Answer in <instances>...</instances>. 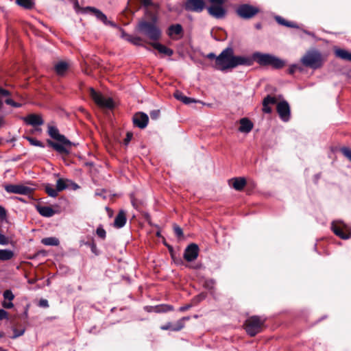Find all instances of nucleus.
Listing matches in <instances>:
<instances>
[{
	"mask_svg": "<svg viewBox=\"0 0 351 351\" xmlns=\"http://www.w3.org/2000/svg\"><path fill=\"white\" fill-rule=\"evenodd\" d=\"M48 134L58 143L48 140V145L61 154L68 155L70 153V149L73 145L72 142L68 140L64 135L60 134L58 129L56 126L48 125Z\"/></svg>",
	"mask_w": 351,
	"mask_h": 351,
	"instance_id": "nucleus-1",
	"label": "nucleus"
},
{
	"mask_svg": "<svg viewBox=\"0 0 351 351\" xmlns=\"http://www.w3.org/2000/svg\"><path fill=\"white\" fill-rule=\"evenodd\" d=\"M136 29L139 33L154 41L160 40L162 36V32L157 26L156 20L153 21H140L136 26Z\"/></svg>",
	"mask_w": 351,
	"mask_h": 351,
	"instance_id": "nucleus-2",
	"label": "nucleus"
},
{
	"mask_svg": "<svg viewBox=\"0 0 351 351\" xmlns=\"http://www.w3.org/2000/svg\"><path fill=\"white\" fill-rule=\"evenodd\" d=\"M252 59L253 62L255 61L261 66H271L276 69H281L285 65L282 60L269 53L255 52L252 55Z\"/></svg>",
	"mask_w": 351,
	"mask_h": 351,
	"instance_id": "nucleus-3",
	"label": "nucleus"
},
{
	"mask_svg": "<svg viewBox=\"0 0 351 351\" xmlns=\"http://www.w3.org/2000/svg\"><path fill=\"white\" fill-rule=\"evenodd\" d=\"M265 322V318L253 315L248 317L244 323V328L250 337H254L262 331L263 327Z\"/></svg>",
	"mask_w": 351,
	"mask_h": 351,
	"instance_id": "nucleus-4",
	"label": "nucleus"
},
{
	"mask_svg": "<svg viewBox=\"0 0 351 351\" xmlns=\"http://www.w3.org/2000/svg\"><path fill=\"white\" fill-rule=\"evenodd\" d=\"M301 62L306 67L316 69L322 66L324 58L319 51L310 50L301 58Z\"/></svg>",
	"mask_w": 351,
	"mask_h": 351,
	"instance_id": "nucleus-5",
	"label": "nucleus"
},
{
	"mask_svg": "<svg viewBox=\"0 0 351 351\" xmlns=\"http://www.w3.org/2000/svg\"><path fill=\"white\" fill-rule=\"evenodd\" d=\"M234 50L227 47L216 58V69L220 71L231 69L230 62L232 59Z\"/></svg>",
	"mask_w": 351,
	"mask_h": 351,
	"instance_id": "nucleus-6",
	"label": "nucleus"
},
{
	"mask_svg": "<svg viewBox=\"0 0 351 351\" xmlns=\"http://www.w3.org/2000/svg\"><path fill=\"white\" fill-rule=\"evenodd\" d=\"M210 5L207 8L208 14L215 19H221L226 15V10L223 8L225 0H208Z\"/></svg>",
	"mask_w": 351,
	"mask_h": 351,
	"instance_id": "nucleus-7",
	"label": "nucleus"
},
{
	"mask_svg": "<svg viewBox=\"0 0 351 351\" xmlns=\"http://www.w3.org/2000/svg\"><path fill=\"white\" fill-rule=\"evenodd\" d=\"M90 95L95 103L101 108H112L113 101L111 98H105L101 93H97L94 88H90Z\"/></svg>",
	"mask_w": 351,
	"mask_h": 351,
	"instance_id": "nucleus-8",
	"label": "nucleus"
},
{
	"mask_svg": "<svg viewBox=\"0 0 351 351\" xmlns=\"http://www.w3.org/2000/svg\"><path fill=\"white\" fill-rule=\"evenodd\" d=\"M259 11L257 7L250 4H242L236 10L237 15L244 19H249L254 17Z\"/></svg>",
	"mask_w": 351,
	"mask_h": 351,
	"instance_id": "nucleus-9",
	"label": "nucleus"
},
{
	"mask_svg": "<svg viewBox=\"0 0 351 351\" xmlns=\"http://www.w3.org/2000/svg\"><path fill=\"white\" fill-rule=\"evenodd\" d=\"M331 228L332 232L341 239H347L351 237L350 228L341 221L332 222Z\"/></svg>",
	"mask_w": 351,
	"mask_h": 351,
	"instance_id": "nucleus-10",
	"label": "nucleus"
},
{
	"mask_svg": "<svg viewBox=\"0 0 351 351\" xmlns=\"http://www.w3.org/2000/svg\"><path fill=\"white\" fill-rule=\"evenodd\" d=\"M5 190L9 193L30 195L34 189L23 184H8L5 186Z\"/></svg>",
	"mask_w": 351,
	"mask_h": 351,
	"instance_id": "nucleus-11",
	"label": "nucleus"
},
{
	"mask_svg": "<svg viewBox=\"0 0 351 351\" xmlns=\"http://www.w3.org/2000/svg\"><path fill=\"white\" fill-rule=\"evenodd\" d=\"M276 110L280 118L283 121H288L291 117V110L289 104L287 101H282L277 104Z\"/></svg>",
	"mask_w": 351,
	"mask_h": 351,
	"instance_id": "nucleus-12",
	"label": "nucleus"
},
{
	"mask_svg": "<svg viewBox=\"0 0 351 351\" xmlns=\"http://www.w3.org/2000/svg\"><path fill=\"white\" fill-rule=\"evenodd\" d=\"M87 11L92 12L96 16V18L101 21L104 24L109 25L112 27L115 26L114 23L108 21L107 16L99 10L90 6L82 8V13L85 14Z\"/></svg>",
	"mask_w": 351,
	"mask_h": 351,
	"instance_id": "nucleus-13",
	"label": "nucleus"
},
{
	"mask_svg": "<svg viewBox=\"0 0 351 351\" xmlns=\"http://www.w3.org/2000/svg\"><path fill=\"white\" fill-rule=\"evenodd\" d=\"M253 64L252 57L244 56H234L230 62L231 69L238 66H251Z\"/></svg>",
	"mask_w": 351,
	"mask_h": 351,
	"instance_id": "nucleus-14",
	"label": "nucleus"
},
{
	"mask_svg": "<svg viewBox=\"0 0 351 351\" xmlns=\"http://www.w3.org/2000/svg\"><path fill=\"white\" fill-rule=\"evenodd\" d=\"M199 247L195 243L189 245L184 252V258L188 262L195 261L199 255Z\"/></svg>",
	"mask_w": 351,
	"mask_h": 351,
	"instance_id": "nucleus-15",
	"label": "nucleus"
},
{
	"mask_svg": "<svg viewBox=\"0 0 351 351\" xmlns=\"http://www.w3.org/2000/svg\"><path fill=\"white\" fill-rule=\"evenodd\" d=\"M184 8L187 11L201 12L205 8V2L204 0H187Z\"/></svg>",
	"mask_w": 351,
	"mask_h": 351,
	"instance_id": "nucleus-16",
	"label": "nucleus"
},
{
	"mask_svg": "<svg viewBox=\"0 0 351 351\" xmlns=\"http://www.w3.org/2000/svg\"><path fill=\"white\" fill-rule=\"evenodd\" d=\"M133 123L135 126L143 129L147 127L149 121V117L147 114L139 112L133 116Z\"/></svg>",
	"mask_w": 351,
	"mask_h": 351,
	"instance_id": "nucleus-17",
	"label": "nucleus"
},
{
	"mask_svg": "<svg viewBox=\"0 0 351 351\" xmlns=\"http://www.w3.org/2000/svg\"><path fill=\"white\" fill-rule=\"evenodd\" d=\"M183 28L180 24H173L170 25L168 29L167 34L173 40H178L183 36Z\"/></svg>",
	"mask_w": 351,
	"mask_h": 351,
	"instance_id": "nucleus-18",
	"label": "nucleus"
},
{
	"mask_svg": "<svg viewBox=\"0 0 351 351\" xmlns=\"http://www.w3.org/2000/svg\"><path fill=\"white\" fill-rule=\"evenodd\" d=\"M23 121L27 125L36 127L43 125L44 120L40 114H29L23 118Z\"/></svg>",
	"mask_w": 351,
	"mask_h": 351,
	"instance_id": "nucleus-19",
	"label": "nucleus"
},
{
	"mask_svg": "<svg viewBox=\"0 0 351 351\" xmlns=\"http://www.w3.org/2000/svg\"><path fill=\"white\" fill-rule=\"evenodd\" d=\"M229 184L236 190L241 191L246 185V180L242 177L232 178L229 180Z\"/></svg>",
	"mask_w": 351,
	"mask_h": 351,
	"instance_id": "nucleus-20",
	"label": "nucleus"
},
{
	"mask_svg": "<svg viewBox=\"0 0 351 351\" xmlns=\"http://www.w3.org/2000/svg\"><path fill=\"white\" fill-rule=\"evenodd\" d=\"M151 45L156 50L158 51L159 53L166 55L167 56H171L173 53V51L168 48L167 47L159 43H152Z\"/></svg>",
	"mask_w": 351,
	"mask_h": 351,
	"instance_id": "nucleus-21",
	"label": "nucleus"
},
{
	"mask_svg": "<svg viewBox=\"0 0 351 351\" xmlns=\"http://www.w3.org/2000/svg\"><path fill=\"white\" fill-rule=\"evenodd\" d=\"M253 128L252 122L247 118H242L240 120V127L239 130L241 132L249 133Z\"/></svg>",
	"mask_w": 351,
	"mask_h": 351,
	"instance_id": "nucleus-22",
	"label": "nucleus"
},
{
	"mask_svg": "<svg viewBox=\"0 0 351 351\" xmlns=\"http://www.w3.org/2000/svg\"><path fill=\"white\" fill-rule=\"evenodd\" d=\"M126 221L125 213L123 210H120L114 219V226L121 228L125 226Z\"/></svg>",
	"mask_w": 351,
	"mask_h": 351,
	"instance_id": "nucleus-23",
	"label": "nucleus"
},
{
	"mask_svg": "<svg viewBox=\"0 0 351 351\" xmlns=\"http://www.w3.org/2000/svg\"><path fill=\"white\" fill-rule=\"evenodd\" d=\"M38 213L45 217H51L56 214V211L50 206H38L36 207Z\"/></svg>",
	"mask_w": 351,
	"mask_h": 351,
	"instance_id": "nucleus-24",
	"label": "nucleus"
},
{
	"mask_svg": "<svg viewBox=\"0 0 351 351\" xmlns=\"http://www.w3.org/2000/svg\"><path fill=\"white\" fill-rule=\"evenodd\" d=\"M69 69V64L64 61H60L54 65V70L58 75L63 76Z\"/></svg>",
	"mask_w": 351,
	"mask_h": 351,
	"instance_id": "nucleus-25",
	"label": "nucleus"
},
{
	"mask_svg": "<svg viewBox=\"0 0 351 351\" xmlns=\"http://www.w3.org/2000/svg\"><path fill=\"white\" fill-rule=\"evenodd\" d=\"M14 256L12 250L8 249L0 250V261H6L11 260Z\"/></svg>",
	"mask_w": 351,
	"mask_h": 351,
	"instance_id": "nucleus-26",
	"label": "nucleus"
},
{
	"mask_svg": "<svg viewBox=\"0 0 351 351\" xmlns=\"http://www.w3.org/2000/svg\"><path fill=\"white\" fill-rule=\"evenodd\" d=\"M335 53L337 57L351 62V53L348 51L347 50L342 49H337L335 50Z\"/></svg>",
	"mask_w": 351,
	"mask_h": 351,
	"instance_id": "nucleus-27",
	"label": "nucleus"
},
{
	"mask_svg": "<svg viewBox=\"0 0 351 351\" xmlns=\"http://www.w3.org/2000/svg\"><path fill=\"white\" fill-rule=\"evenodd\" d=\"M174 97L181 101L182 102H183L184 104H189L191 103H195L196 102V101L193 99V98H191V97H188L185 95H184L180 91H176L175 93H174Z\"/></svg>",
	"mask_w": 351,
	"mask_h": 351,
	"instance_id": "nucleus-28",
	"label": "nucleus"
},
{
	"mask_svg": "<svg viewBox=\"0 0 351 351\" xmlns=\"http://www.w3.org/2000/svg\"><path fill=\"white\" fill-rule=\"evenodd\" d=\"M174 310V307L172 305L162 304L156 306L155 313H167L169 311H173Z\"/></svg>",
	"mask_w": 351,
	"mask_h": 351,
	"instance_id": "nucleus-29",
	"label": "nucleus"
},
{
	"mask_svg": "<svg viewBox=\"0 0 351 351\" xmlns=\"http://www.w3.org/2000/svg\"><path fill=\"white\" fill-rule=\"evenodd\" d=\"M44 189L47 194L52 197H56L58 195V191L56 188H54L53 185L50 184H45Z\"/></svg>",
	"mask_w": 351,
	"mask_h": 351,
	"instance_id": "nucleus-30",
	"label": "nucleus"
},
{
	"mask_svg": "<svg viewBox=\"0 0 351 351\" xmlns=\"http://www.w3.org/2000/svg\"><path fill=\"white\" fill-rule=\"evenodd\" d=\"M190 319L189 316L183 317L179 320L177 321L176 324L173 326V328H172V331H180L184 328L185 322L189 321Z\"/></svg>",
	"mask_w": 351,
	"mask_h": 351,
	"instance_id": "nucleus-31",
	"label": "nucleus"
},
{
	"mask_svg": "<svg viewBox=\"0 0 351 351\" xmlns=\"http://www.w3.org/2000/svg\"><path fill=\"white\" fill-rule=\"evenodd\" d=\"M45 245L57 246L59 245V240L56 237H46L41 240Z\"/></svg>",
	"mask_w": 351,
	"mask_h": 351,
	"instance_id": "nucleus-32",
	"label": "nucleus"
},
{
	"mask_svg": "<svg viewBox=\"0 0 351 351\" xmlns=\"http://www.w3.org/2000/svg\"><path fill=\"white\" fill-rule=\"evenodd\" d=\"M276 21L280 25L289 27H298V25L291 21H288L281 16H276Z\"/></svg>",
	"mask_w": 351,
	"mask_h": 351,
	"instance_id": "nucleus-33",
	"label": "nucleus"
},
{
	"mask_svg": "<svg viewBox=\"0 0 351 351\" xmlns=\"http://www.w3.org/2000/svg\"><path fill=\"white\" fill-rule=\"evenodd\" d=\"M16 3L25 9H32L34 3L33 0H16Z\"/></svg>",
	"mask_w": 351,
	"mask_h": 351,
	"instance_id": "nucleus-34",
	"label": "nucleus"
},
{
	"mask_svg": "<svg viewBox=\"0 0 351 351\" xmlns=\"http://www.w3.org/2000/svg\"><path fill=\"white\" fill-rule=\"evenodd\" d=\"M67 182H69L68 180H64L62 178H59L56 182V189H58V192L62 191L66 188H68Z\"/></svg>",
	"mask_w": 351,
	"mask_h": 351,
	"instance_id": "nucleus-35",
	"label": "nucleus"
},
{
	"mask_svg": "<svg viewBox=\"0 0 351 351\" xmlns=\"http://www.w3.org/2000/svg\"><path fill=\"white\" fill-rule=\"evenodd\" d=\"M25 138L28 141V142L33 146L40 147H44L45 145L43 142L37 140L35 138L30 137V136H26Z\"/></svg>",
	"mask_w": 351,
	"mask_h": 351,
	"instance_id": "nucleus-36",
	"label": "nucleus"
},
{
	"mask_svg": "<svg viewBox=\"0 0 351 351\" xmlns=\"http://www.w3.org/2000/svg\"><path fill=\"white\" fill-rule=\"evenodd\" d=\"M277 101V99L275 97L267 95L265 97L263 101V106H265L267 104H274Z\"/></svg>",
	"mask_w": 351,
	"mask_h": 351,
	"instance_id": "nucleus-37",
	"label": "nucleus"
},
{
	"mask_svg": "<svg viewBox=\"0 0 351 351\" xmlns=\"http://www.w3.org/2000/svg\"><path fill=\"white\" fill-rule=\"evenodd\" d=\"M3 296L5 300L12 301L14 299V295L11 290L7 289L3 293Z\"/></svg>",
	"mask_w": 351,
	"mask_h": 351,
	"instance_id": "nucleus-38",
	"label": "nucleus"
},
{
	"mask_svg": "<svg viewBox=\"0 0 351 351\" xmlns=\"http://www.w3.org/2000/svg\"><path fill=\"white\" fill-rule=\"evenodd\" d=\"M10 95V93L8 90H5L0 87V108L3 106L2 98H3L4 97H9Z\"/></svg>",
	"mask_w": 351,
	"mask_h": 351,
	"instance_id": "nucleus-39",
	"label": "nucleus"
},
{
	"mask_svg": "<svg viewBox=\"0 0 351 351\" xmlns=\"http://www.w3.org/2000/svg\"><path fill=\"white\" fill-rule=\"evenodd\" d=\"M5 103L8 105H10L12 107H14V108H20L21 107L22 104H19V103H17V102H15L13 99H12L11 98L8 97H5Z\"/></svg>",
	"mask_w": 351,
	"mask_h": 351,
	"instance_id": "nucleus-40",
	"label": "nucleus"
},
{
	"mask_svg": "<svg viewBox=\"0 0 351 351\" xmlns=\"http://www.w3.org/2000/svg\"><path fill=\"white\" fill-rule=\"evenodd\" d=\"M96 233H97V236L101 238L102 239H104L106 238V230L103 228V227L101 226H99L97 228Z\"/></svg>",
	"mask_w": 351,
	"mask_h": 351,
	"instance_id": "nucleus-41",
	"label": "nucleus"
},
{
	"mask_svg": "<svg viewBox=\"0 0 351 351\" xmlns=\"http://www.w3.org/2000/svg\"><path fill=\"white\" fill-rule=\"evenodd\" d=\"M341 151L342 154L351 162V149L349 147H343Z\"/></svg>",
	"mask_w": 351,
	"mask_h": 351,
	"instance_id": "nucleus-42",
	"label": "nucleus"
},
{
	"mask_svg": "<svg viewBox=\"0 0 351 351\" xmlns=\"http://www.w3.org/2000/svg\"><path fill=\"white\" fill-rule=\"evenodd\" d=\"M149 114L152 119L156 120L160 115V111L159 110H154L150 112Z\"/></svg>",
	"mask_w": 351,
	"mask_h": 351,
	"instance_id": "nucleus-43",
	"label": "nucleus"
},
{
	"mask_svg": "<svg viewBox=\"0 0 351 351\" xmlns=\"http://www.w3.org/2000/svg\"><path fill=\"white\" fill-rule=\"evenodd\" d=\"M130 43L137 46L142 45V40L138 36H134L133 38H131Z\"/></svg>",
	"mask_w": 351,
	"mask_h": 351,
	"instance_id": "nucleus-44",
	"label": "nucleus"
},
{
	"mask_svg": "<svg viewBox=\"0 0 351 351\" xmlns=\"http://www.w3.org/2000/svg\"><path fill=\"white\" fill-rule=\"evenodd\" d=\"M173 230L178 237H182L183 236V232L180 227L177 225H174Z\"/></svg>",
	"mask_w": 351,
	"mask_h": 351,
	"instance_id": "nucleus-45",
	"label": "nucleus"
},
{
	"mask_svg": "<svg viewBox=\"0 0 351 351\" xmlns=\"http://www.w3.org/2000/svg\"><path fill=\"white\" fill-rule=\"evenodd\" d=\"M9 243V239L4 234L0 233V245H5Z\"/></svg>",
	"mask_w": 351,
	"mask_h": 351,
	"instance_id": "nucleus-46",
	"label": "nucleus"
},
{
	"mask_svg": "<svg viewBox=\"0 0 351 351\" xmlns=\"http://www.w3.org/2000/svg\"><path fill=\"white\" fill-rule=\"evenodd\" d=\"M132 136H133V134H132V132H127V134H126V136H125V138H124V140H123L124 144H125V145H128V143H129L130 142V141L132 140Z\"/></svg>",
	"mask_w": 351,
	"mask_h": 351,
	"instance_id": "nucleus-47",
	"label": "nucleus"
},
{
	"mask_svg": "<svg viewBox=\"0 0 351 351\" xmlns=\"http://www.w3.org/2000/svg\"><path fill=\"white\" fill-rule=\"evenodd\" d=\"M172 328H173V326H172L171 322H168L165 325L160 326V329L162 330H172Z\"/></svg>",
	"mask_w": 351,
	"mask_h": 351,
	"instance_id": "nucleus-48",
	"label": "nucleus"
},
{
	"mask_svg": "<svg viewBox=\"0 0 351 351\" xmlns=\"http://www.w3.org/2000/svg\"><path fill=\"white\" fill-rule=\"evenodd\" d=\"M23 333H24V330H18L16 329H14V335H13V336L11 338L15 339L16 337H19L23 335Z\"/></svg>",
	"mask_w": 351,
	"mask_h": 351,
	"instance_id": "nucleus-49",
	"label": "nucleus"
},
{
	"mask_svg": "<svg viewBox=\"0 0 351 351\" xmlns=\"http://www.w3.org/2000/svg\"><path fill=\"white\" fill-rule=\"evenodd\" d=\"M2 306L3 308H7V309H10V308H13L14 306V304L12 302V301H9L8 302H5V301H3L2 302Z\"/></svg>",
	"mask_w": 351,
	"mask_h": 351,
	"instance_id": "nucleus-50",
	"label": "nucleus"
},
{
	"mask_svg": "<svg viewBox=\"0 0 351 351\" xmlns=\"http://www.w3.org/2000/svg\"><path fill=\"white\" fill-rule=\"evenodd\" d=\"M8 313L4 309H0V320L8 319Z\"/></svg>",
	"mask_w": 351,
	"mask_h": 351,
	"instance_id": "nucleus-51",
	"label": "nucleus"
},
{
	"mask_svg": "<svg viewBox=\"0 0 351 351\" xmlns=\"http://www.w3.org/2000/svg\"><path fill=\"white\" fill-rule=\"evenodd\" d=\"M71 1L73 2V4H74V8L75 9V10L77 12H82V8L80 5H79V3H78V1L77 0H71Z\"/></svg>",
	"mask_w": 351,
	"mask_h": 351,
	"instance_id": "nucleus-52",
	"label": "nucleus"
},
{
	"mask_svg": "<svg viewBox=\"0 0 351 351\" xmlns=\"http://www.w3.org/2000/svg\"><path fill=\"white\" fill-rule=\"evenodd\" d=\"M39 306L43 308H47L49 306L48 301L45 299H41L39 301Z\"/></svg>",
	"mask_w": 351,
	"mask_h": 351,
	"instance_id": "nucleus-53",
	"label": "nucleus"
},
{
	"mask_svg": "<svg viewBox=\"0 0 351 351\" xmlns=\"http://www.w3.org/2000/svg\"><path fill=\"white\" fill-rule=\"evenodd\" d=\"M6 217V211L3 207L0 206V218L4 219Z\"/></svg>",
	"mask_w": 351,
	"mask_h": 351,
	"instance_id": "nucleus-54",
	"label": "nucleus"
},
{
	"mask_svg": "<svg viewBox=\"0 0 351 351\" xmlns=\"http://www.w3.org/2000/svg\"><path fill=\"white\" fill-rule=\"evenodd\" d=\"M156 306H145L144 307V310L148 313L154 312L155 313Z\"/></svg>",
	"mask_w": 351,
	"mask_h": 351,
	"instance_id": "nucleus-55",
	"label": "nucleus"
},
{
	"mask_svg": "<svg viewBox=\"0 0 351 351\" xmlns=\"http://www.w3.org/2000/svg\"><path fill=\"white\" fill-rule=\"evenodd\" d=\"M192 306L191 304H186V305H184V306H180L179 308V311L180 312H184V311H186L187 310H189V308H191Z\"/></svg>",
	"mask_w": 351,
	"mask_h": 351,
	"instance_id": "nucleus-56",
	"label": "nucleus"
},
{
	"mask_svg": "<svg viewBox=\"0 0 351 351\" xmlns=\"http://www.w3.org/2000/svg\"><path fill=\"white\" fill-rule=\"evenodd\" d=\"M263 111L265 113H270L271 112V108L269 107V104H267L265 106H263Z\"/></svg>",
	"mask_w": 351,
	"mask_h": 351,
	"instance_id": "nucleus-57",
	"label": "nucleus"
},
{
	"mask_svg": "<svg viewBox=\"0 0 351 351\" xmlns=\"http://www.w3.org/2000/svg\"><path fill=\"white\" fill-rule=\"evenodd\" d=\"M141 3L145 7H148L152 4V0H141Z\"/></svg>",
	"mask_w": 351,
	"mask_h": 351,
	"instance_id": "nucleus-58",
	"label": "nucleus"
},
{
	"mask_svg": "<svg viewBox=\"0 0 351 351\" xmlns=\"http://www.w3.org/2000/svg\"><path fill=\"white\" fill-rule=\"evenodd\" d=\"M297 68V65H291L288 70L289 73L293 74L295 72Z\"/></svg>",
	"mask_w": 351,
	"mask_h": 351,
	"instance_id": "nucleus-59",
	"label": "nucleus"
},
{
	"mask_svg": "<svg viewBox=\"0 0 351 351\" xmlns=\"http://www.w3.org/2000/svg\"><path fill=\"white\" fill-rule=\"evenodd\" d=\"M217 56H215V53H208V54L207 55V58H208V59H215V60H216V58H217Z\"/></svg>",
	"mask_w": 351,
	"mask_h": 351,
	"instance_id": "nucleus-60",
	"label": "nucleus"
},
{
	"mask_svg": "<svg viewBox=\"0 0 351 351\" xmlns=\"http://www.w3.org/2000/svg\"><path fill=\"white\" fill-rule=\"evenodd\" d=\"M123 36L125 37V40H127L130 43L131 38L134 37V36H132L131 35H129V34H125Z\"/></svg>",
	"mask_w": 351,
	"mask_h": 351,
	"instance_id": "nucleus-61",
	"label": "nucleus"
},
{
	"mask_svg": "<svg viewBox=\"0 0 351 351\" xmlns=\"http://www.w3.org/2000/svg\"><path fill=\"white\" fill-rule=\"evenodd\" d=\"M3 123V119L0 118V126Z\"/></svg>",
	"mask_w": 351,
	"mask_h": 351,
	"instance_id": "nucleus-62",
	"label": "nucleus"
},
{
	"mask_svg": "<svg viewBox=\"0 0 351 351\" xmlns=\"http://www.w3.org/2000/svg\"><path fill=\"white\" fill-rule=\"evenodd\" d=\"M256 27L257 29H260V28L261 27V24H256Z\"/></svg>",
	"mask_w": 351,
	"mask_h": 351,
	"instance_id": "nucleus-63",
	"label": "nucleus"
},
{
	"mask_svg": "<svg viewBox=\"0 0 351 351\" xmlns=\"http://www.w3.org/2000/svg\"><path fill=\"white\" fill-rule=\"evenodd\" d=\"M0 351H7V350L0 348Z\"/></svg>",
	"mask_w": 351,
	"mask_h": 351,
	"instance_id": "nucleus-64",
	"label": "nucleus"
}]
</instances>
